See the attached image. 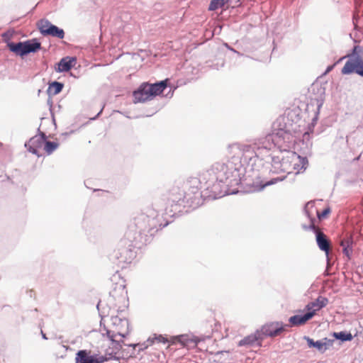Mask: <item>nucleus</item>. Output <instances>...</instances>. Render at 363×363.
<instances>
[{
	"instance_id": "f257e3e1",
	"label": "nucleus",
	"mask_w": 363,
	"mask_h": 363,
	"mask_svg": "<svg viewBox=\"0 0 363 363\" xmlns=\"http://www.w3.org/2000/svg\"><path fill=\"white\" fill-rule=\"evenodd\" d=\"M238 186H240V180L232 172V164H228L227 161L218 162L201 172L199 177L188 178L182 187L172 186L165 196L164 210H156L169 221L168 218L189 213L207 199L215 200L238 194Z\"/></svg>"
},
{
	"instance_id": "f03ea898",
	"label": "nucleus",
	"mask_w": 363,
	"mask_h": 363,
	"mask_svg": "<svg viewBox=\"0 0 363 363\" xmlns=\"http://www.w3.org/2000/svg\"><path fill=\"white\" fill-rule=\"evenodd\" d=\"M276 148L273 132L264 136L251 140L245 143H235L228 146L230 157L227 160L232 164V172L240 180L242 191L247 193L260 191L264 187L284 180L286 175L263 181L261 173L266 167L267 155L275 154Z\"/></svg>"
},
{
	"instance_id": "7ed1b4c3",
	"label": "nucleus",
	"mask_w": 363,
	"mask_h": 363,
	"mask_svg": "<svg viewBox=\"0 0 363 363\" xmlns=\"http://www.w3.org/2000/svg\"><path fill=\"white\" fill-rule=\"evenodd\" d=\"M169 223L155 208H147L134 216L124 237L110 255V260L118 267L125 268L135 257L134 249L150 243L155 234Z\"/></svg>"
},
{
	"instance_id": "20e7f679",
	"label": "nucleus",
	"mask_w": 363,
	"mask_h": 363,
	"mask_svg": "<svg viewBox=\"0 0 363 363\" xmlns=\"http://www.w3.org/2000/svg\"><path fill=\"white\" fill-rule=\"evenodd\" d=\"M128 298L125 286L123 284H116L114 288L109 292L106 298L100 300L96 308L99 316L104 318L110 314L111 310L117 312L122 311L128 306Z\"/></svg>"
},
{
	"instance_id": "39448f33",
	"label": "nucleus",
	"mask_w": 363,
	"mask_h": 363,
	"mask_svg": "<svg viewBox=\"0 0 363 363\" xmlns=\"http://www.w3.org/2000/svg\"><path fill=\"white\" fill-rule=\"evenodd\" d=\"M264 159L267 166L263 167V169H262V178L267 173L291 174L293 173V164L298 162V154L294 151H290V150L284 151L281 155L270 153Z\"/></svg>"
},
{
	"instance_id": "423d86ee",
	"label": "nucleus",
	"mask_w": 363,
	"mask_h": 363,
	"mask_svg": "<svg viewBox=\"0 0 363 363\" xmlns=\"http://www.w3.org/2000/svg\"><path fill=\"white\" fill-rule=\"evenodd\" d=\"M169 79H165L155 83L143 82L133 92V103H143L160 95L168 86Z\"/></svg>"
},
{
	"instance_id": "0eeeda50",
	"label": "nucleus",
	"mask_w": 363,
	"mask_h": 363,
	"mask_svg": "<svg viewBox=\"0 0 363 363\" xmlns=\"http://www.w3.org/2000/svg\"><path fill=\"white\" fill-rule=\"evenodd\" d=\"M111 325L112 328L108 329L106 325H104V330L106 332V335L108 340L112 342L113 347L116 350H121L123 340H116V336L125 337L128 335L129 330V320L125 318H120L118 315H111Z\"/></svg>"
},
{
	"instance_id": "6e6552de",
	"label": "nucleus",
	"mask_w": 363,
	"mask_h": 363,
	"mask_svg": "<svg viewBox=\"0 0 363 363\" xmlns=\"http://www.w3.org/2000/svg\"><path fill=\"white\" fill-rule=\"evenodd\" d=\"M247 49L245 50V53H241L233 49V47H225L227 51L236 55L237 57L246 56L257 61L268 62L270 61L272 56H278L279 49L282 47H273L270 50L268 47H246Z\"/></svg>"
},
{
	"instance_id": "1a4fd4ad",
	"label": "nucleus",
	"mask_w": 363,
	"mask_h": 363,
	"mask_svg": "<svg viewBox=\"0 0 363 363\" xmlns=\"http://www.w3.org/2000/svg\"><path fill=\"white\" fill-rule=\"evenodd\" d=\"M362 48L353 47L352 52L345 57L347 60L342 68V74H356L363 77V57L360 53Z\"/></svg>"
},
{
	"instance_id": "9d476101",
	"label": "nucleus",
	"mask_w": 363,
	"mask_h": 363,
	"mask_svg": "<svg viewBox=\"0 0 363 363\" xmlns=\"http://www.w3.org/2000/svg\"><path fill=\"white\" fill-rule=\"evenodd\" d=\"M276 148L279 150L277 153L281 155L284 151L289 150L296 142V136L292 130L286 127H279L276 132H273Z\"/></svg>"
},
{
	"instance_id": "9b49d317",
	"label": "nucleus",
	"mask_w": 363,
	"mask_h": 363,
	"mask_svg": "<svg viewBox=\"0 0 363 363\" xmlns=\"http://www.w3.org/2000/svg\"><path fill=\"white\" fill-rule=\"evenodd\" d=\"M37 27L43 35H49L60 39H62L65 36L64 30L52 24L48 19L43 18L38 21Z\"/></svg>"
},
{
	"instance_id": "f8f14e48",
	"label": "nucleus",
	"mask_w": 363,
	"mask_h": 363,
	"mask_svg": "<svg viewBox=\"0 0 363 363\" xmlns=\"http://www.w3.org/2000/svg\"><path fill=\"white\" fill-rule=\"evenodd\" d=\"M289 326L284 325L281 321H274L267 323L263 325L259 330V333L264 340L265 337H276L284 330V328Z\"/></svg>"
},
{
	"instance_id": "ddd939ff",
	"label": "nucleus",
	"mask_w": 363,
	"mask_h": 363,
	"mask_svg": "<svg viewBox=\"0 0 363 363\" xmlns=\"http://www.w3.org/2000/svg\"><path fill=\"white\" fill-rule=\"evenodd\" d=\"M39 135L32 137L28 142L25 143V147L29 152L40 157L41 155L39 153L38 150L44 145L46 142L47 135L45 133L41 132L40 128L38 129Z\"/></svg>"
},
{
	"instance_id": "4468645a",
	"label": "nucleus",
	"mask_w": 363,
	"mask_h": 363,
	"mask_svg": "<svg viewBox=\"0 0 363 363\" xmlns=\"http://www.w3.org/2000/svg\"><path fill=\"white\" fill-rule=\"evenodd\" d=\"M315 241L320 250L325 252L327 262V268H329L331 266L330 258L331 242L325 234L323 232L316 233Z\"/></svg>"
},
{
	"instance_id": "2eb2a0df",
	"label": "nucleus",
	"mask_w": 363,
	"mask_h": 363,
	"mask_svg": "<svg viewBox=\"0 0 363 363\" xmlns=\"http://www.w3.org/2000/svg\"><path fill=\"white\" fill-rule=\"evenodd\" d=\"M262 340L263 339L259 333V330H257L255 333H251L240 340L238 342V345L239 347H247L253 346L261 347Z\"/></svg>"
},
{
	"instance_id": "dca6fc26",
	"label": "nucleus",
	"mask_w": 363,
	"mask_h": 363,
	"mask_svg": "<svg viewBox=\"0 0 363 363\" xmlns=\"http://www.w3.org/2000/svg\"><path fill=\"white\" fill-rule=\"evenodd\" d=\"M311 91L313 94L312 100L315 101L318 111L322 107L325 96V88L320 84H313L311 86Z\"/></svg>"
},
{
	"instance_id": "f3484780",
	"label": "nucleus",
	"mask_w": 363,
	"mask_h": 363,
	"mask_svg": "<svg viewBox=\"0 0 363 363\" xmlns=\"http://www.w3.org/2000/svg\"><path fill=\"white\" fill-rule=\"evenodd\" d=\"M77 63L76 57L66 56L62 57L55 66V69L58 73L69 71Z\"/></svg>"
},
{
	"instance_id": "a211bd4d",
	"label": "nucleus",
	"mask_w": 363,
	"mask_h": 363,
	"mask_svg": "<svg viewBox=\"0 0 363 363\" xmlns=\"http://www.w3.org/2000/svg\"><path fill=\"white\" fill-rule=\"evenodd\" d=\"M17 36L13 30H8L7 32L2 34V38L4 43H7V45H40V43L36 40L33 42L26 41V42H17L15 43L11 41Z\"/></svg>"
},
{
	"instance_id": "6ab92c4d",
	"label": "nucleus",
	"mask_w": 363,
	"mask_h": 363,
	"mask_svg": "<svg viewBox=\"0 0 363 363\" xmlns=\"http://www.w3.org/2000/svg\"><path fill=\"white\" fill-rule=\"evenodd\" d=\"M354 244V242L352 235H347L340 242V246L342 247V253L349 260L351 259L352 257Z\"/></svg>"
},
{
	"instance_id": "aec40b11",
	"label": "nucleus",
	"mask_w": 363,
	"mask_h": 363,
	"mask_svg": "<svg viewBox=\"0 0 363 363\" xmlns=\"http://www.w3.org/2000/svg\"><path fill=\"white\" fill-rule=\"evenodd\" d=\"M314 316V311L306 312L303 314L294 315L289 318L290 326H298L304 325Z\"/></svg>"
},
{
	"instance_id": "412c9836",
	"label": "nucleus",
	"mask_w": 363,
	"mask_h": 363,
	"mask_svg": "<svg viewBox=\"0 0 363 363\" xmlns=\"http://www.w3.org/2000/svg\"><path fill=\"white\" fill-rule=\"evenodd\" d=\"M303 338L306 341L308 348H315L321 353L325 352L327 350L328 339L326 337L317 341H314L313 339L306 335H304Z\"/></svg>"
},
{
	"instance_id": "4be33fe9",
	"label": "nucleus",
	"mask_w": 363,
	"mask_h": 363,
	"mask_svg": "<svg viewBox=\"0 0 363 363\" xmlns=\"http://www.w3.org/2000/svg\"><path fill=\"white\" fill-rule=\"evenodd\" d=\"M10 52L23 58L30 53H35L43 47H8Z\"/></svg>"
},
{
	"instance_id": "5701e85b",
	"label": "nucleus",
	"mask_w": 363,
	"mask_h": 363,
	"mask_svg": "<svg viewBox=\"0 0 363 363\" xmlns=\"http://www.w3.org/2000/svg\"><path fill=\"white\" fill-rule=\"evenodd\" d=\"M209 353L214 357L213 363H230L233 360L229 350L209 352Z\"/></svg>"
},
{
	"instance_id": "b1692460",
	"label": "nucleus",
	"mask_w": 363,
	"mask_h": 363,
	"mask_svg": "<svg viewBox=\"0 0 363 363\" xmlns=\"http://www.w3.org/2000/svg\"><path fill=\"white\" fill-rule=\"evenodd\" d=\"M174 338L176 339L177 341L183 347H189L191 344H194V346H196L200 342L199 337L194 335H189L188 334L179 335L174 337Z\"/></svg>"
},
{
	"instance_id": "393cba45",
	"label": "nucleus",
	"mask_w": 363,
	"mask_h": 363,
	"mask_svg": "<svg viewBox=\"0 0 363 363\" xmlns=\"http://www.w3.org/2000/svg\"><path fill=\"white\" fill-rule=\"evenodd\" d=\"M298 162H296L293 164V172H295V174H299L305 171L308 164V161L306 157H302L298 155Z\"/></svg>"
},
{
	"instance_id": "a878e982",
	"label": "nucleus",
	"mask_w": 363,
	"mask_h": 363,
	"mask_svg": "<svg viewBox=\"0 0 363 363\" xmlns=\"http://www.w3.org/2000/svg\"><path fill=\"white\" fill-rule=\"evenodd\" d=\"M76 363H94V355L85 350H79L76 354Z\"/></svg>"
},
{
	"instance_id": "bb28decb",
	"label": "nucleus",
	"mask_w": 363,
	"mask_h": 363,
	"mask_svg": "<svg viewBox=\"0 0 363 363\" xmlns=\"http://www.w3.org/2000/svg\"><path fill=\"white\" fill-rule=\"evenodd\" d=\"M64 84L57 81H53L49 84L47 92L49 96L58 94L63 89Z\"/></svg>"
},
{
	"instance_id": "cd10ccee",
	"label": "nucleus",
	"mask_w": 363,
	"mask_h": 363,
	"mask_svg": "<svg viewBox=\"0 0 363 363\" xmlns=\"http://www.w3.org/2000/svg\"><path fill=\"white\" fill-rule=\"evenodd\" d=\"M333 336L341 342H350L353 340V335L347 331L334 332Z\"/></svg>"
},
{
	"instance_id": "c85d7f7f",
	"label": "nucleus",
	"mask_w": 363,
	"mask_h": 363,
	"mask_svg": "<svg viewBox=\"0 0 363 363\" xmlns=\"http://www.w3.org/2000/svg\"><path fill=\"white\" fill-rule=\"evenodd\" d=\"M328 301H329L326 297L319 296L314 301L311 302V305L312 306H315V310L318 311L326 306Z\"/></svg>"
},
{
	"instance_id": "c756f323",
	"label": "nucleus",
	"mask_w": 363,
	"mask_h": 363,
	"mask_svg": "<svg viewBox=\"0 0 363 363\" xmlns=\"http://www.w3.org/2000/svg\"><path fill=\"white\" fill-rule=\"evenodd\" d=\"M58 143L55 141H49L46 139V142L44 143V150L49 155L52 154L58 147Z\"/></svg>"
},
{
	"instance_id": "7c9ffc66",
	"label": "nucleus",
	"mask_w": 363,
	"mask_h": 363,
	"mask_svg": "<svg viewBox=\"0 0 363 363\" xmlns=\"http://www.w3.org/2000/svg\"><path fill=\"white\" fill-rule=\"evenodd\" d=\"M229 0H212L210 3L208 10L216 11L219 8L223 7L228 2Z\"/></svg>"
},
{
	"instance_id": "2f4dec72",
	"label": "nucleus",
	"mask_w": 363,
	"mask_h": 363,
	"mask_svg": "<svg viewBox=\"0 0 363 363\" xmlns=\"http://www.w3.org/2000/svg\"><path fill=\"white\" fill-rule=\"evenodd\" d=\"M310 219H311V224L309 225H303V228L306 230H312L314 233V234L316 235L317 233H320L321 231L320 230V229L318 227H316L315 225V223H314L315 220V218H311Z\"/></svg>"
},
{
	"instance_id": "473e14b6",
	"label": "nucleus",
	"mask_w": 363,
	"mask_h": 363,
	"mask_svg": "<svg viewBox=\"0 0 363 363\" xmlns=\"http://www.w3.org/2000/svg\"><path fill=\"white\" fill-rule=\"evenodd\" d=\"M331 212L329 206L325 208L320 213L317 211V217L319 220L326 218Z\"/></svg>"
},
{
	"instance_id": "72a5a7b5",
	"label": "nucleus",
	"mask_w": 363,
	"mask_h": 363,
	"mask_svg": "<svg viewBox=\"0 0 363 363\" xmlns=\"http://www.w3.org/2000/svg\"><path fill=\"white\" fill-rule=\"evenodd\" d=\"M153 339H156L157 342H162L163 344L167 343L168 339L162 335L153 334Z\"/></svg>"
},
{
	"instance_id": "f704fd0d",
	"label": "nucleus",
	"mask_w": 363,
	"mask_h": 363,
	"mask_svg": "<svg viewBox=\"0 0 363 363\" xmlns=\"http://www.w3.org/2000/svg\"><path fill=\"white\" fill-rule=\"evenodd\" d=\"M107 361V357L94 354V363H104Z\"/></svg>"
},
{
	"instance_id": "c9c22d12",
	"label": "nucleus",
	"mask_w": 363,
	"mask_h": 363,
	"mask_svg": "<svg viewBox=\"0 0 363 363\" xmlns=\"http://www.w3.org/2000/svg\"><path fill=\"white\" fill-rule=\"evenodd\" d=\"M310 132H312V130H307L303 133V142L306 143V145L310 142L311 139V133Z\"/></svg>"
},
{
	"instance_id": "e433bc0d",
	"label": "nucleus",
	"mask_w": 363,
	"mask_h": 363,
	"mask_svg": "<svg viewBox=\"0 0 363 363\" xmlns=\"http://www.w3.org/2000/svg\"><path fill=\"white\" fill-rule=\"evenodd\" d=\"M208 66L212 69H219L220 67H223L224 66V61L222 60L220 62Z\"/></svg>"
},
{
	"instance_id": "4c0bfd02",
	"label": "nucleus",
	"mask_w": 363,
	"mask_h": 363,
	"mask_svg": "<svg viewBox=\"0 0 363 363\" xmlns=\"http://www.w3.org/2000/svg\"><path fill=\"white\" fill-rule=\"evenodd\" d=\"M155 342H157V340H156V339H153V335H152V336L149 337L145 342L149 347V346L152 345Z\"/></svg>"
},
{
	"instance_id": "58836bf2",
	"label": "nucleus",
	"mask_w": 363,
	"mask_h": 363,
	"mask_svg": "<svg viewBox=\"0 0 363 363\" xmlns=\"http://www.w3.org/2000/svg\"><path fill=\"white\" fill-rule=\"evenodd\" d=\"M315 306H312L311 305V302H309L306 306V312H311V311H314V315L315 314V312L317 311L315 310V308H314Z\"/></svg>"
},
{
	"instance_id": "ea45409f",
	"label": "nucleus",
	"mask_w": 363,
	"mask_h": 363,
	"mask_svg": "<svg viewBox=\"0 0 363 363\" xmlns=\"http://www.w3.org/2000/svg\"><path fill=\"white\" fill-rule=\"evenodd\" d=\"M138 347V352L143 351L144 350L147 349L148 346L145 344V342L139 343Z\"/></svg>"
},
{
	"instance_id": "a19ab883",
	"label": "nucleus",
	"mask_w": 363,
	"mask_h": 363,
	"mask_svg": "<svg viewBox=\"0 0 363 363\" xmlns=\"http://www.w3.org/2000/svg\"><path fill=\"white\" fill-rule=\"evenodd\" d=\"M317 121V117H314L312 120V122L308 125L309 130H312L311 129L314 127L315 123Z\"/></svg>"
},
{
	"instance_id": "79ce46f5",
	"label": "nucleus",
	"mask_w": 363,
	"mask_h": 363,
	"mask_svg": "<svg viewBox=\"0 0 363 363\" xmlns=\"http://www.w3.org/2000/svg\"><path fill=\"white\" fill-rule=\"evenodd\" d=\"M104 318H101V321H100V330H101V335L103 336H105L106 335V332L105 330H104V325H105V324H104L102 323V320H103Z\"/></svg>"
},
{
	"instance_id": "37998d69",
	"label": "nucleus",
	"mask_w": 363,
	"mask_h": 363,
	"mask_svg": "<svg viewBox=\"0 0 363 363\" xmlns=\"http://www.w3.org/2000/svg\"><path fill=\"white\" fill-rule=\"evenodd\" d=\"M109 359L118 360L119 357H116L115 355H113L111 353H110V354H108V357H107V361L109 360Z\"/></svg>"
},
{
	"instance_id": "c03bdc74",
	"label": "nucleus",
	"mask_w": 363,
	"mask_h": 363,
	"mask_svg": "<svg viewBox=\"0 0 363 363\" xmlns=\"http://www.w3.org/2000/svg\"><path fill=\"white\" fill-rule=\"evenodd\" d=\"M51 96H49V98L48 99V101H47V103L48 104V106H50V111L52 112V99L50 97Z\"/></svg>"
},
{
	"instance_id": "a18cd8bd",
	"label": "nucleus",
	"mask_w": 363,
	"mask_h": 363,
	"mask_svg": "<svg viewBox=\"0 0 363 363\" xmlns=\"http://www.w3.org/2000/svg\"><path fill=\"white\" fill-rule=\"evenodd\" d=\"M335 65H329L327 68L325 72H324V74L330 72L334 67Z\"/></svg>"
},
{
	"instance_id": "49530a36",
	"label": "nucleus",
	"mask_w": 363,
	"mask_h": 363,
	"mask_svg": "<svg viewBox=\"0 0 363 363\" xmlns=\"http://www.w3.org/2000/svg\"><path fill=\"white\" fill-rule=\"evenodd\" d=\"M174 90L170 88L169 92L166 94V96L171 98L173 96Z\"/></svg>"
},
{
	"instance_id": "de8ad7c7",
	"label": "nucleus",
	"mask_w": 363,
	"mask_h": 363,
	"mask_svg": "<svg viewBox=\"0 0 363 363\" xmlns=\"http://www.w3.org/2000/svg\"><path fill=\"white\" fill-rule=\"evenodd\" d=\"M11 180V178L9 176H8L7 174L4 175V177H3V179H1V182H5V181H10Z\"/></svg>"
},
{
	"instance_id": "09e8293b",
	"label": "nucleus",
	"mask_w": 363,
	"mask_h": 363,
	"mask_svg": "<svg viewBox=\"0 0 363 363\" xmlns=\"http://www.w3.org/2000/svg\"><path fill=\"white\" fill-rule=\"evenodd\" d=\"M103 111V108L99 111L96 116L91 118V120H95Z\"/></svg>"
},
{
	"instance_id": "8fccbe9b",
	"label": "nucleus",
	"mask_w": 363,
	"mask_h": 363,
	"mask_svg": "<svg viewBox=\"0 0 363 363\" xmlns=\"http://www.w3.org/2000/svg\"><path fill=\"white\" fill-rule=\"evenodd\" d=\"M129 347H133L134 349H135L136 347H138L139 346V343L138 344H130L128 345Z\"/></svg>"
},
{
	"instance_id": "3c124183",
	"label": "nucleus",
	"mask_w": 363,
	"mask_h": 363,
	"mask_svg": "<svg viewBox=\"0 0 363 363\" xmlns=\"http://www.w3.org/2000/svg\"><path fill=\"white\" fill-rule=\"evenodd\" d=\"M41 334H42V337H43V339H45V340H47V339H48V338H47V337H46V335H45V333H43V331H41Z\"/></svg>"
},
{
	"instance_id": "603ef678",
	"label": "nucleus",
	"mask_w": 363,
	"mask_h": 363,
	"mask_svg": "<svg viewBox=\"0 0 363 363\" xmlns=\"http://www.w3.org/2000/svg\"><path fill=\"white\" fill-rule=\"evenodd\" d=\"M70 75L74 77H76V76L74 75V74H72V73H70Z\"/></svg>"
}]
</instances>
